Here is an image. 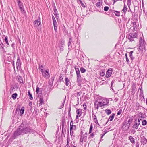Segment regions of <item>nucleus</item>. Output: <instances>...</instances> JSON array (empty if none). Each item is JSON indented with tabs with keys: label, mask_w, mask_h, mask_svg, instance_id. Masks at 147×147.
Wrapping results in <instances>:
<instances>
[{
	"label": "nucleus",
	"mask_w": 147,
	"mask_h": 147,
	"mask_svg": "<svg viewBox=\"0 0 147 147\" xmlns=\"http://www.w3.org/2000/svg\"><path fill=\"white\" fill-rule=\"evenodd\" d=\"M32 129L30 127H28L26 128H23L21 127H19L17 131L14 132L13 136L16 137L20 135L24 134L28 132H32Z\"/></svg>",
	"instance_id": "nucleus-1"
},
{
	"label": "nucleus",
	"mask_w": 147,
	"mask_h": 147,
	"mask_svg": "<svg viewBox=\"0 0 147 147\" xmlns=\"http://www.w3.org/2000/svg\"><path fill=\"white\" fill-rule=\"evenodd\" d=\"M138 34L136 33H131L129 35L128 38L130 42L134 40V39L137 38Z\"/></svg>",
	"instance_id": "nucleus-2"
},
{
	"label": "nucleus",
	"mask_w": 147,
	"mask_h": 147,
	"mask_svg": "<svg viewBox=\"0 0 147 147\" xmlns=\"http://www.w3.org/2000/svg\"><path fill=\"white\" fill-rule=\"evenodd\" d=\"M139 49L141 50H143L145 48V42L142 39V38H140L139 43Z\"/></svg>",
	"instance_id": "nucleus-3"
},
{
	"label": "nucleus",
	"mask_w": 147,
	"mask_h": 147,
	"mask_svg": "<svg viewBox=\"0 0 147 147\" xmlns=\"http://www.w3.org/2000/svg\"><path fill=\"white\" fill-rule=\"evenodd\" d=\"M76 67V66L75 67V69L77 74V82H80L81 81V77L80 74L79 69Z\"/></svg>",
	"instance_id": "nucleus-4"
},
{
	"label": "nucleus",
	"mask_w": 147,
	"mask_h": 147,
	"mask_svg": "<svg viewBox=\"0 0 147 147\" xmlns=\"http://www.w3.org/2000/svg\"><path fill=\"white\" fill-rule=\"evenodd\" d=\"M40 21V18L38 17L37 20H35L34 22V27H39L40 28L41 26Z\"/></svg>",
	"instance_id": "nucleus-5"
},
{
	"label": "nucleus",
	"mask_w": 147,
	"mask_h": 147,
	"mask_svg": "<svg viewBox=\"0 0 147 147\" xmlns=\"http://www.w3.org/2000/svg\"><path fill=\"white\" fill-rule=\"evenodd\" d=\"M17 3H18V6L20 10L22 11H24V9L22 3L21 2L20 0H17Z\"/></svg>",
	"instance_id": "nucleus-6"
},
{
	"label": "nucleus",
	"mask_w": 147,
	"mask_h": 147,
	"mask_svg": "<svg viewBox=\"0 0 147 147\" xmlns=\"http://www.w3.org/2000/svg\"><path fill=\"white\" fill-rule=\"evenodd\" d=\"M112 69L111 68H110L108 69L107 71L106 72V77L107 78H109L111 76V75L112 73Z\"/></svg>",
	"instance_id": "nucleus-7"
},
{
	"label": "nucleus",
	"mask_w": 147,
	"mask_h": 147,
	"mask_svg": "<svg viewBox=\"0 0 147 147\" xmlns=\"http://www.w3.org/2000/svg\"><path fill=\"white\" fill-rule=\"evenodd\" d=\"M94 105H96V107L95 108L97 109H98L99 107H101L103 106H104L102 104V102H101L100 100L98 102L97 104L96 103H95Z\"/></svg>",
	"instance_id": "nucleus-8"
},
{
	"label": "nucleus",
	"mask_w": 147,
	"mask_h": 147,
	"mask_svg": "<svg viewBox=\"0 0 147 147\" xmlns=\"http://www.w3.org/2000/svg\"><path fill=\"white\" fill-rule=\"evenodd\" d=\"M76 113H77V115L76 116V119H78L79 117H80L82 114V109H78L76 110Z\"/></svg>",
	"instance_id": "nucleus-9"
},
{
	"label": "nucleus",
	"mask_w": 147,
	"mask_h": 147,
	"mask_svg": "<svg viewBox=\"0 0 147 147\" xmlns=\"http://www.w3.org/2000/svg\"><path fill=\"white\" fill-rule=\"evenodd\" d=\"M101 102L102 103V104L104 106L106 105L108 103L109 101L107 100L106 99L104 98L102 99Z\"/></svg>",
	"instance_id": "nucleus-10"
},
{
	"label": "nucleus",
	"mask_w": 147,
	"mask_h": 147,
	"mask_svg": "<svg viewBox=\"0 0 147 147\" xmlns=\"http://www.w3.org/2000/svg\"><path fill=\"white\" fill-rule=\"evenodd\" d=\"M36 92L38 94V97L40 96L41 94V92L39 91V88L37 86L36 89Z\"/></svg>",
	"instance_id": "nucleus-11"
},
{
	"label": "nucleus",
	"mask_w": 147,
	"mask_h": 147,
	"mask_svg": "<svg viewBox=\"0 0 147 147\" xmlns=\"http://www.w3.org/2000/svg\"><path fill=\"white\" fill-rule=\"evenodd\" d=\"M53 80L54 78H52L50 79L48 83L49 85L51 86L50 88H51V86H52Z\"/></svg>",
	"instance_id": "nucleus-12"
},
{
	"label": "nucleus",
	"mask_w": 147,
	"mask_h": 147,
	"mask_svg": "<svg viewBox=\"0 0 147 147\" xmlns=\"http://www.w3.org/2000/svg\"><path fill=\"white\" fill-rule=\"evenodd\" d=\"M39 70L40 71H41L43 75L44 76H46V71H43V69H42V66L41 67H40L39 68Z\"/></svg>",
	"instance_id": "nucleus-13"
},
{
	"label": "nucleus",
	"mask_w": 147,
	"mask_h": 147,
	"mask_svg": "<svg viewBox=\"0 0 147 147\" xmlns=\"http://www.w3.org/2000/svg\"><path fill=\"white\" fill-rule=\"evenodd\" d=\"M147 139L144 138H142V143L143 145L146 144L147 142Z\"/></svg>",
	"instance_id": "nucleus-14"
},
{
	"label": "nucleus",
	"mask_w": 147,
	"mask_h": 147,
	"mask_svg": "<svg viewBox=\"0 0 147 147\" xmlns=\"http://www.w3.org/2000/svg\"><path fill=\"white\" fill-rule=\"evenodd\" d=\"M65 84L66 86H68L70 83V80L67 78H65Z\"/></svg>",
	"instance_id": "nucleus-15"
},
{
	"label": "nucleus",
	"mask_w": 147,
	"mask_h": 147,
	"mask_svg": "<svg viewBox=\"0 0 147 147\" xmlns=\"http://www.w3.org/2000/svg\"><path fill=\"white\" fill-rule=\"evenodd\" d=\"M24 107H22L21 109L20 112V115H22L24 113Z\"/></svg>",
	"instance_id": "nucleus-16"
},
{
	"label": "nucleus",
	"mask_w": 147,
	"mask_h": 147,
	"mask_svg": "<svg viewBox=\"0 0 147 147\" xmlns=\"http://www.w3.org/2000/svg\"><path fill=\"white\" fill-rule=\"evenodd\" d=\"M76 129V125H70V130H75Z\"/></svg>",
	"instance_id": "nucleus-17"
},
{
	"label": "nucleus",
	"mask_w": 147,
	"mask_h": 147,
	"mask_svg": "<svg viewBox=\"0 0 147 147\" xmlns=\"http://www.w3.org/2000/svg\"><path fill=\"white\" fill-rule=\"evenodd\" d=\"M135 124H135L136 125H137L139 126L140 123L139 119L138 118V119H136L135 120Z\"/></svg>",
	"instance_id": "nucleus-18"
},
{
	"label": "nucleus",
	"mask_w": 147,
	"mask_h": 147,
	"mask_svg": "<svg viewBox=\"0 0 147 147\" xmlns=\"http://www.w3.org/2000/svg\"><path fill=\"white\" fill-rule=\"evenodd\" d=\"M129 140H130V141L132 143H134V142H135L134 139L131 136H130L129 137Z\"/></svg>",
	"instance_id": "nucleus-19"
},
{
	"label": "nucleus",
	"mask_w": 147,
	"mask_h": 147,
	"mask_svg": "<svg viewBox=\"0 0 147 147\" xmlns=\"http://www.w3.org/2000/svg\"><path fill=\"white\" fill-rule=\"evenodd\" d=\"M28 96H29V98L32 100L33 99L32 94L30 93V91L28 90Z\"/></svg>",
	"instance_id": "nucleus-20"
},
{
	"label": "nucleus",
	"mask_w": 147,
	"mask_h": 147,
	"mask_svg": "<svg viewBox=\"0 0 147 147\" xmlns=\"http://www.w3.org/2000/svg\"><path fill=\"white\" fill-rule=\"evenodd\" d=\"M93 118L95 122V123L98 125H99L98 123L96 118V116L95 115H94Z\"/></svg>",
	"instance_id": "nucleus-21"
},
{
	"label": "nucleus",
	"mask_w": 147,
	"mask_h": 147,
	"mask_svg": "<svg viewBox=\"0 0 147 147\" xmlns=\"http://www.w3.org/2000/svg\"><path fill=\"white\" fill-rule=\"evenodd\" d=\"M105 70H102L101 71V72L100 74V75L102 76H104L105 74Z\"/></svg>",
	"instance_id": "nucleus-22"
},
{
	"label": "nucleus",
	"mask_w": 147,
	"mask_h": 147,
	"mask_svg": "<svg viewBox=\"0 0 147 147\" xmlns=\"http://www.w3.org/2000/svg\"><path fill=\"white\" fill-rule=\"evenodd\" d=\"M17 96V94L16 93L13 94L12 96V97L13 99H15Z\"/></svg>",
	"instance_id": "nucleus-23"
},
{
	"label": "nucleus",
	"mask_w": 147,
	"mask_h": 147,
	"mask_svg": "<svg viewBox=\"0 0 147 147\" xmlns=\"http://www.w3.org/2000/svg\"><path fill=\"white\" fill-rule=\"evenodd\" d=\"M127 11V6L125 4H124L123 8L122 10V11H123L124 13H125Z\"/></svg>",
	"instance_id": "nucleus-24"
},
{
	"label": "nucleus",
	"mask_w": 147,
	"mask_h": 147,
	"mask_svg": "<svg viewBox=\"0 0 147 147\" xmlns=\"http://www.w3.org/2000/svg\"><path fill=\"white\" fill-rule=\"evenodd\" d=\"M131 0H127V5L129 8L131 3Z\"/></svg>",
	"instance_id": "nucleus-25"
},
{
	"label": "nucleus",
	"mask_w": 147,
	"mask_h": 147,
	"mask_svg": "<svg viewBox=\"0 0 147 147\" xmlns=\"http://www.w3.org/2000/svg\"><path fill=\"white\" fill-rule=\"evenodd\" d=\"M114 11V13L116 16H120V13L119 12L117 11Z\"/></svg>",
	"instance_id": "nucleus-26"
},
{
	"label": "nucleus",
	"mask_w": 147,
	"mask_h": 147,
	"mask_svg": "<svg viewBox=\"0 0 147 147\" xmlns=\"http://www.w3.org/2000/svg\"><path fill=\"white\" fill-rule=\"evenodd\" d=\"M115 116V114L114 113L112 114V115L111 116L109 117L110 121H112L113 119Z\"/></svg>",
	"instance_id": "nucleus-27"
},
{
	"label": "nucleus",
	"mask_w": 147,
	"mask_h": 147,
	"mask_svg": "<svg viewBox=\"0 0 147 147\" xmlns=\"http://www.w3.org/2000/svg\"><path fill=\"white\" fill-rule=\"evenodd\" d=\"M105 112L108 115L110 114L111 111L110 110L108 109L105 110Z\"/></svg>",
	"instance_id": "nucleus-28"
},
{
	"label": "nucleus",
	"mask_w": 147,
	"mask_h": 147,
	"mask_svg": "<svg viewBox=\"0 0 147 147\" xmlns=\"http://www.w3.org/2000/svg\"><path fill=\"white\" fill-rule=\"evenodd\" d=\"M142 123L143 125H145L147 124V121L145 120H143L142 121Z\"/></svg>",
	"instance_id": "nucleus-29"
},
{
	"label": "nucleus",
	"mask_w": 147,
	"mask_h": 147,
	"mask_svg": "<svg viewBox=\"0 0 147 147\" xmlns=\"http://www.w3.org/2000/svg\"><path fill=\"white\" fill-rule=\"evenodd\" d=\"M80 70L81 72L82 73H84L86 71L85 69L83 67L80 68Z\"/></svg>",
	"instance_id": "nucleus-30"
},
{
	"label": "nucleus",
	"mask_w": 147,
	"mask_h": 147,
	"mask_svg": "<svg viewBox=\"0 0 147 147\" xmlns=\"http://www.w3.org/2000/svg\"><path fill=\"white\" fill-rule=\"evenodd\" d=\"M71 42H72V38L70 37L69 38V40L68 43V47H69V46H70Z\"/></svg>",
	"instance_id": "nucleus-31"
},
{
	"label": "nucleus",
	"mask_w": 147,
	"mask_h": 147,
	"mask_svg": "<svg viewBox=\"0 0 147 147\" xmlns=\"http://www.w3.org/2000/svg\"><path fill=\"white\" fill-rule=\"evenodd\" d=\"M138 126H139L138 125H136L135 124H134L132 128L134 129H137L138 127Z\"/></svg>",
	"instance_id": "nucleus-32"
},
{
	"label": "nucleus",
	"mask_w": 147,
	"mask_h": 147,
	"mask_svg": "<svg viewBox=\"0 0 147 147\" xmlns=\"http://www.w3.org/2000/svg\"><path fill=\"white\" fill-rule=\"evenodd\" d=\"M134 29L135 30L136 28V29L137 27V26L135 22H134L133 24Z\"/></svg>",
	"instance_id": "nucleus-33"
},
{
	"label": "nucleus",
	"mask_w": 147,
	"mask_h": 147,
	"mask_svg": "<svg viewBox=\"0 0 147 147\" xmlns=\"http://www.w3.org/2000/svg\"><path fill=\"white\" fill-rule=\"evenodd\" d=\"M101 4L100 3V1H99L96 4V6L97 7H100V6Z\"/></svg>",
	"instance_id": "nucleus-34"
},
{
	"label": "nucleus",
	"mask_w": 147,
	"mask_h": 147,
	"mask_svg": "<svg viewBox=\"0 0 147 147\" xmlns=\"http://www.w3.org/2000/svg\"><path fill=\"white\" fill-rule=\"evenodd\" d=\"M92 129V125H91L90 127V129H89V133H91Z\"/></svg>",
	"instance_id": "nucleus-35"
},
{
	"label": "nucleus",
	"mask_w": 147,
	"mask_h": 147,
	"mask_svg": "<svg viewBox=\"0 0 147 147\" xmlns=\"http://www.w3.org/2000/svg\"><path fill=\"white\" fill-rule=\"evenodd\" d=\"M109 8L108 6H105L104 7V10L105 11H107L109 9Z\"/></svg>",
	"instance_id": "nucleus-36"
},
{
	"label": "nucleus",
	"mask_w": 147,
	"mask_h": 147,
	"mask_svg": "<svg viewBox=\"0 0 147 147\" xmlns=\"http://www.w3.org/2000/svg\"><path fill=\"white\" fill-rule=\"evenodd\" d=\"M125 57H126V60L127 61V63H128L129 62V59L127 57V53H126L125 54Z\"/></svg>",
	"instance_id": "nucleus-37"
},
{
	"label": "nucleus",
	"mask_w": 147,
	"mask_h": 147,
	"mask_svg": "<svg viewBox=\"0 0 147 147\" xmlns=\"http://www.w3.org/2000/svg\"><path fill=\"white\" fill-rule=\"evenodd\" d=\"M4 40H5V41L6 44H7V45H9L8 41V40H7V36L5 38Z\"/></svg>",
	"instance_id": "nucleus-38"
},
{
	"label": "nucleus",
	"mask_w": 147,
	"mask_h": 147,
	"mask_svg": "<svg viewBox=\"0 0 147 147\" xmlns=\"http://www.w3.org/2000/svg\"><path fill=\"white\" fill-rule=\"evenodd\" d=\"M82 93V92L81 91L78 92L77 93V95L78 96H80Z\"/></svg>",
	"instance_id": "nucleus-39"
},
{
	"label": "nucleus",
	"mask_w": 147,
	"mask_h": 147,
	"mask_svg": "<svg viewBox=\"0 0 147 147\" xmlns=\"http://www.w3.org/2000/svg\"><path fill=\"white\" fill-rule=\"evenodd\" d=\"M53 25L54 26H57V23L56 20H55L54 21Z\"/></svg>",
	"instance_id": "nucleus-40"
},
{
	"label": "nucleus",
	"mask_w": 147,
	"mask_h": 147,
	"mask_svg": "<svg viewBox=\"0 0 147 147\" xmlns=\"http://www.w3.org/2000/svg\"><path fill=\"white\" fill-rule=\"evenodd\" d=\"M47 78H49L50 77V74L48 71L47 70Z\"/></svg>",
	"instance_id": "nucleus-41"
},
{
	"label": "nucleus",
	"mask_w": 147,
	"mask_h": 147,
	"mask_svg": "<svg viewBox=\"0 0 147 147\" xmlns=\"http://www.w3.org/2000/svg\"><path fill=\"white\" fill-rule=\"evenodd\" d=\"M133 53V51H130L129 53V55L130 57H131L132 56V54Z\"/></svg>",
	"instance_id": "nucleus-42"
},
{
	"label": "nucleus",
	"mask_w": 147,
	"mask_h": 147,
	"mask_svg": "<svg viewBox=\"0 0 147 147\" xmlns=\"http://www.w3.org/2000/svg\"><path fill=\"white\" fill-rule=\"evenodd\" d=\"M70 134L71 135V136H72L73 135L74 130H70Z\"/></svg>",
	"instance_id": "nucleus-43"
},
{
	"label": "nucleus",
	"mask_w": 147,
	"mask_h": 147,
	"mask_svg": "<svg viewBox=\"0 0 147 147\" xmlns=\"http://www.w3.org/2000/svg\"><path fill=\"white\" fill-rule=\"evenodd\" d=\"M39 101L40 102V104L41 105H42L43 103V100L41 98H40L39 100Z\"/></svg>",
	"instance_id": "nucleus-44"
},
{
	"label": "nucleus",
	"mask_w": 147,
	"mask_h": 147,
	"mask_svg": "<svg viewBox=\"0 0 147 147\" xmlns=\"http://www.w3.org/2000/svg\"><path fill=\"white\" fill-rule=\"evenodd\" d=\"M54 13H55V15L57 16V15H58V14L57 13V9H55L54 10Z\"/></svg>",
	"instance_id": "nucleus-45"
},
{
	"label": "nucleus",
	"mask_w": 147,
	"mask_h": 147,
	"mask_svg": "<svg viewBox=\"0 0 147 147\" xmlns=\"http://www.w3.org/2000/svg\"><path fill=\"white\" fill-rule=\"evenodd\" d=\"M107 132H105L104 133L102 136L101 137V139L102 140V138L103 137V136L105 135V134Z\"/></svg>",
	"instance_id": "nucleus-46"
},
{
	"label": "nucleus",
	"mask_w": 147,
	"mask_h": 147,
	"mask_svg": "<svg viewBox=\"0 0 147 147\" xmlns=\"http://www.w3.org/2000/svg\"><path fill=\"white\" fill-rule=\"evenodd\" d=\"M121 113V110H120L117 113V114L118 115H120Z\"/></svg>",
	"instance_id": "nucleus-47"
},
{
	"label": "nucleus",
	"mask_w": 147,
	"mask_h": 147,
	"mask_svg": "<svg viewBox=\"0 0 147 147\" xmlns=\"http://www.w3.org/2000/svg\"><path fill=\"white\" fill-rule=\"evenodd\" d=\"M51 143H50V142H49V141H47V144L50 145H51Z\"/></svg>",
	"instance_id": "nucleus-48"
},
{
	"label": "nucleus",
	"mask_w": 147,
	"mask_h": 147,
	"mask_svg": "<svg viewBox=\"0 0 147 147\" xmlns=\"http://www.w3.org/2000/svg\"><path fill=\"white\" fill-rule=\"evenodd\" d=\"M136 147H139V144L138 142H136Z\"/></svg>",
	"instance_id": "nucleus-49"
},
{
	"label": "nucleus",
	"mask_w": 147,
	"mask_h": 147,
	"mask_svg": "<svg viewBox=\"0 0 147 147\" xmlns=\"http://www.w3.org/2000/svg\"><path fill=\"white\" fill-rule=\"evenodd\" d=\"M54 30L55 32H57V26H54Z\"/></svg>",
	"instance_id": "nucleus-50"
},
{
	"label": "nucleus",
	"mask_w": 147,
	"mask_h": 147,
	"mask_svg": "<svg viewBox=\"0 0 147 147\" xmlns=\"http://www.w3.org/2000/svg\"><path fill=\"white\" fill-rule=\"evenodd\" d=\"M64 102H63V103L62 105H61V106L60 108V109H61L63 107L64 105Z\"/></svg>",
	"instance_id": "nucleus-51"
},
{
	"label": "nucleus",
	"mask_w": 147,
	"mask_h": 147,
	"mask_svg": "<svg viewBox=\"0 0 147 147\" xmlns=\"http://www.w3.org/2000/svg\"><path fill=\"white\" fill-rule=\"evenodd\" d=\"M73 124H74V123H73V121H71L70 122V125H73Z\"/></svg>",
	"instance_id": "nucleus-52"
},
{
	"label": "nucleus",
	"mask_w": 147,
	"mask_h": 147,
	"mask_svg": "<svg viewBox=\"0 0 147 147\" xmlns=\"http://www.w3.org/2000/svg\"><path fill=\"white\" fill-rule=\"evenodd\" d=\"M64 28H63V30L64 31H65V32H66V31L65 30V28L64 26H63Z\"/></svg>",
	"instance_id": "nucleus-53"
},
{
	"label": "nucleus",
	"mask_w": 147,
	"mask_h": 147,
	"mask_svg": "<svg viewBox=\"0 0 147 147\" xmlns=\"http://www.w3.org/2000/svg\"><path fill=\"white\" fill-rule=\"evenodd\" d=\"M114 81H115V80H112V81L111 83V86H112L114 82Z\"/></svg>",
	"instance_id": "nucleus-54"
},
{
	"label": "nucleus",
	"mask_w": 147,
	"mask_h": 147,
	"mask_svg": "<svg viewBox=\"0 0 147 147\" xmlns=\"http://www.w3.org/2000/svg\"><path fill=\"white\" fill-rule=\"evenodd\" d=\"M65 147H70V146H69V144H68V142H67V144L65 146Z\"/></svg>",
	"instance_id": "nucleus-55"
},
{
	"label": "nucleus",
	"mask_w": 147,
	"mask_h": 147,
	"mask_svg": "<svg viewBox=\"0 0 147 147\" xmlns=\"http://www.w3.org/2000/svg\"><path fill=\"white\" fill-rule=\"evenodd\" d=\"M71 107L69 106V110H68L69 112H70V111H71Z\"/></svg>",
	"instance_id": "nucleus-56"
},
{
	"label": "nucleus",
	"mask_w": 147,
	"mask_h": 147,
	"mask_svg": "<svg viewBox=\"0 0 147 147\" xmlns=\"http://www.w3.org/2000/svg\"><path fill=\"white\" fill-rule=\"evenodd\" d=\"M94 134L93 133H92L91 134H90V136L92 137H93L94 136Z\"/></svg>",
	"instance_id": "nucleus-57"
},
{
	"label": "nucleus",
	"mask_w": 147,
	"mask_h": 147,
	"mask_svg": "<svg viewBox=\"0 0 147 147\" xmlns=\"http://www.w3.org/2000/svg\"><path fill=\"white\" fill-rule=\"evenodd\" d=\"M81 5L82 7H84L85 8V5L83 3Z\"/></svg>",
	"instance_id": "nucleus-58"
},
{
	"label": "nucleus",
	"mask_w": 147,
	"mask_h": 147,
	"mask_svg": "<svg viewBox=\"0 0 147 147\" xmlns=\"http://www.w3.org/2000/svg\"><path fill=\"white\" fill-rule=\"evenodd\" d=\"M52 18H53V23H54V21L55 20V19L54 16H53V17H52Z\"/></svg>",
	"instance_id": "nucleus-59"
},
{
	"label": "nucleus",
	"mask_w": 147,
	"mask_h": 147,
	"mask_svg": "<svg viewBox=\"0 0 147 147\" xmlns=\"http://www.w3.org/2000/svg\"><path fill=\"white\" fill-rule=\"evenodd\" d=\"M80 141L81 142H82L83 141V139L82 138H80Z\"/></svg>",
	"instance_id": "nucleus-60"
},
{
	"label": "nucleus",
	"mask_w": 147,
	"mask_h": 147,
	"mask_svg": "<svg viewBox=\"0 0 147 147\" xmlns=\"http://www.w3.org/2000/svg\"><path fill=\"white\" fill-rule=\"evenodd\" d=\"M79 1H80V3L81 5L83 3L81 0H79Z\"/></svg>",
	"instance_id": "nucleus-61"
},
{
	"label": "nucleus",
	"mask_w": 147,
	"mask_h": 147,
	"mask_svg": "<svg viewBox=\"0 0 147 147\" xmlns=\"http://www.w3.org/2000/svg\"><path fill=\"white\" fill-rule=\"evenodd\" d=\"M79 1H80V3L81 5L83 3L81 0H79Z\"/></svg>",
	"instance_id": "nucleus-62"
},
{
	"label": "nucleus",
	"mask_w": 147,
	"mask_h": 147,
	"mask_svg": "<svg viewBox=\"0 0 147 147\" xmlns=\"http://www.w3.org/2000/svg\"><path fill=\"white\" fill-rule=\"evenodd\" d=\"M130 58L132 60H133V59H134V57L132 56L131 57H130Z\"/></svg>",
	"instance_id": "nucleus-63"
},
{
	"label": "nucleus",
	"mask_w": 147,
	"mask_h": 147,
	"mask_svg": "<svg viewBox=\"0 0 147 147\" xmlns=\"http://www.w3.org/2000/svg\"><path fill=\"white\" fill-rule=\"evenodd\" d=\"M146 105H147V98H146Z\"/></svg>",
	"instance_id": "nucleus-64"
}]
</instances>
